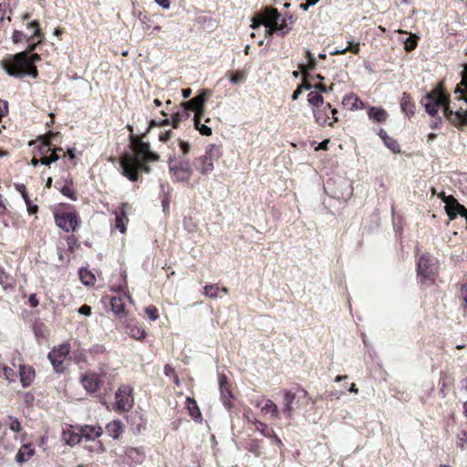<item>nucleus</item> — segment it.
Here are the masks:
<instances>
[{
    "instance_id": "nucleus-56",
    "label": "nucleus",
    "mask_w": 467,
    "mask_h": 467,
    "mask_svg": "<svg viewBox=\"0 0 467 467\" xmlns=\"http://www.w3.org/2000/svg\"><path fill=\"white\" fill-rule=\"evenodd\" d=\"M442 124V119L441 117H436L434 118L431 124H430V127L432 129V130H437V129H440L441 126Z\"/></svg>"
},
{
    "instance_id": "nucleus-28",
    "label": "nucleus",
    "mask_w": 467,
    "mask_h": 467,
    "mask_svg": "<svg viewBox=\"0 0 467 467\" xmlns=\"http://www.w3.org/2000/svg\"><path fill=\"white\" fill-rule=\"evenodd\" d=\"M253 424L254 425L255 430L265 437L269 438L275 436V431L267 424L258 420L256 418H254Z\"/></svg>"
},
{
    "instance_id": "nucleus-26",
    "label": "nucleus",
    "mask_w": 467,
    "mask_h": 467,
    "mask_svg": "<svg viewBox=\"0 0 467 467\" xmlns=\"http://www.w3.org/2000/svg\"><path fill=\"white\" fill-rule=\"evenodd\" d=\"M186 404H187V409L189 410L191 417L196 421L201 420L202 413L197 405V402L192 398L188 397L186 399Z\"/></svg>"
},
{
    "instance_id": "nucleus-45",
    "label": "nucleus",
    "mask_w": 467,
    "mask_h": 467,
    "mask_svg": "<svg viewBox=\"0 0 467 467\" xmlns=\"http://www.w3.org/2000/svg\"><path fill=\"white\" fill-rule=\"evenodd\" d=\"M27 29L32 30V34L29 36L30 38L40 36V29L38 22L34 20L27 24Z\"/></svg>"
},
{
    "instance_id": "nucleus-62",
    "label": "nucleus",
    "mask_w": 467,
    "mask_h": 467,
    "mask_svg": "<svg viewBox=\"0 0 467 467\" xmlns=\"http://www.w3.org/2000/svg\"><path fill=\"white\" fill-rule=\"evenodd\" d=\"M16 188L18 192H21L24 200L27 199L28 198V195H27V192H26V186L24 184H16Z\"/></svg>"
},
{
    "instance_id": "nucleus-4",
    "label": "nucleus",
    "mask_w": 467,
    "mask_h": 467,
    "mask_svg": "<svg viewBox=\"0 0 467 467\" xmlns=\"http://www.w3.org/2000/svg\"><path fill=\"white\" fill-rule=\"evenodd\" d=\"M169 171L171 177L177 182H188L192 175V170L190 161L186 158L177 160L175 155H172L168 160Z\"/></svg>"
},
{
    "instance_id": "nucleus-11",
    "label": "nucleus",
    "mask_w": 467,
    "mask_h": 467,
    "mask_svg": "<svg viewBox=\"0 0 467 467\" xmlns=\"http://www.w3.org/2000/svg\"><path fill=\"white\" fill-rule=\"evenodd\" d=\"M329 109H331V105L329 103L324 104L320 108L313 109L315 120L317 124H327L328 126H333L334 123L338 120L337 117H329Z\"/></svg>"
},
{
    "instance_id": "nucleus-53",
    "label": "nucleus",
    "mask_w": 467,
    "mask_h": 467,
    "mask_svg": "<svg viewBox=\"0 0 467 467\" xmlns=\"http://www.w3.org/2000/svg\"><path fill=\"white\" fill-rule=\"evenodd\" d=\"M183 226L190 233L196 230V224L192 222V218H185L183 220Z\"/></svg>"
},
{
    "instance_id": "nucleus-34",
    "label": "nucleus",
    "mask_w": 467,
    "mask_h": 467,
    "mask_svg": "<svg viewBox=\"0 0 467 467\" xmlns=\"http://www.w3.org/2000/svg\"><path fill=\"white\" fill-rule=\"evenodd\" d=\"M126 456L134 463H140L144 460V453L137 448H129L126 451Z\"/></svg>"
},
{
    "instance_id": "nucleus-36",
    "label": "nucleus",
    "mask_w": 467,
    "mask_h": 467,
    "mask_svg": "<svg viewBox=\"0 0 467 467\" xmlns=\"http://www.w3.org/2000/svg\"><path fill=\"white\" fill-rule=\"evenodd\" d=\"M79 278L83 285H91L95 282L94 275L88 269H80L78 272Z\"/></svg>"
},
{
    "instance_id": "nucleus-7",
    "label": "nucleus",
    "mask_w": 467,
    "mask_h": 467,
    "mask_svg": "<svg viewBox=\"0 0 467 467\" xmlns=\"http://www.w3.org/2000/svg\"><path fill=\"white\" fill-rule=\"evenodd\" d=\"M111 376L105 370L100 368L99 372L89 371L81 377L83 388L90 393L98 391L105 381H109Z\"/></svg>"
},
{
    "instance_id": "nucleus-24",
    "label": "nucleus",
    "mask_w": 467,
    "mask_h": 467,
    "mask_svg": "<svg viewBox=\"0 0 467 467\" xmlns=\"http://www.w3.org/2000/svg\"><path fill=\"white\" fill-rule=\"evenodd\" d=\"M126 332L135 339H140L145 337V331L138 323L129 322L126 325Z\"/></svg>"
},
{
    "instance_id": "nucleus-32",
    "label": "nucleus",
    "mask_w": 467,
    "mask_h": 467,
    "mask_svg": "<svg viewBox=\"0 0 467 467\" xmlns=\"http://www.w3.org/2000/svg\"><path fill=\"white\" fill-rule=\"evenodd\" d=\"M261 410L265 412H270L272 419L276 420L280 418L278 407L271 400H267L265 405L261 407Z\"/></svg>"
},
{
    "instance_id": "nucleus-22",
    "label": "nucleus",
    "mask_w": 467,
    "mask_h": 467,
    "mask_svg": "<svg viewBox=\"0 0 467 467\" xmlns=\"http://www.w3.org/2000/svg\"><path fill=\"white\" fill-rule=\"evenodd\" d=\"M379 136L382 139L386 147H388L391 151H393L394 153H398L400 151L398 141L393 138L389 137L385 130L380 129L379 131Z\"/></svg>"
},
{
    "instance_id": "nucleus-14",
    "label": "nucleus",
    "mask_w": 467,
    "mask_h": 467,
    "mask_svg": "<svg viewBox=\"0 0 467 467\" xmlns=\"http://www.w3.org/2000/svg\"><path fill=\"white\" fill-rule=\"evenodd\" d=\"M440 196L442 199L443 202H445L446 204L445 210L450 220H454L457 214H459L457 211L458 208L456 206L460 203L452 195L446 196L445 193L442 192Z\"/></svg>"
},
{
    "instance_id": "nucleus-25",
    "label": "nucleus",
    "mask_w": 467,
    "mask_h": 467,
    "mask_svg": "<svg viewBox=\"0 0 467 467\" xmlns=\"http://www.w3.org/2000/svg\"><path fill=\"white\" fill-rule=\"evenodd\" d=\"M342 104L348 107L350 110L361 109L363 107L362 100L355 95H348L344 97Z\"/></svg>"
},
{
    "instance_id": "nucleus-13",
    "label": "nucleus",
    "mask_w": 467,
    "mask_h": 467,
    "mask_svg": "<svg viewBox=\"0 0 467 467\" xmlns=\"http://www.w3.org/2000/svg\"><path fill=\"white\" fill-rule=\"evenodd\" d=\"M259 24L263 26L277 25L280 19V14L275 8L265 7L261 13Z\"/></svg>"
},
{
    "instance_id": "nucleus-40",
    "label": "nucleus",
    "mask_w": 467,
    "mask_h": 467,
    "mask_svg": "<svg viewBox=\"0 0 467 467\" xmlns=\"http://www.w3.org/2000/svg\"><path fill=\"white\" fill-rule=\"evenodd\" d=\"M0 284L3 285L4 289L13 287L12 277L8 274H6L4 270H2L1 268H0Z\"/></svg>"
},
{
    "instance_id": "nucleus-16",
    "label": "nucleus",
    "mask_w": 467,
    "mask_h": 467,
    "mask_svg": "<svg viewBox=\"0 0 467 467\" xmlns=\"http://www.w3.org/2000/svg\"><path fill=\"white\" fill-rule=\"evenodd\" d=\"M128 203H122V205L115 212L116 228L123 234L126 231V223H128V217L126 210L128 209Z\"/></svg>"
},
{
    "instance_id": "nucleus-35",
    "label": "nucleus",
    "mask_w": 467,
    "mask_h": 467,
    "mask_svg": "<svg viewBox=\"0 0 467 467\" xmlns=\"http://www.w3.org/2000/svg\"><path fill=\"white\" fill-rule=\"evenodd\" d=\"M148 161H140L135 163L130 169V172H134L136 176V182L139 180V174L140 172H145L150 173V167L147 165Z\"/></svg>"
},
{
    "instance_id": "nucleus-1",
    "label": "nucleus",
    "mask_w": 467,
    "mask_h": 467,
    "mask_svg": "<svg viewBox=\"0 0 467 467\" xmlns=\"http://www.w3.org/2000/svg\"><path fill=\"white\" fill-rule=\"evenodd\" d=\"M171 123V120L167 118L163 119L161 121H157L155 119H151L150 121V125L146 132H144L141 138L136 137L134 134L130 136V149L132 150V153H125L120 157L119 164L122 170V175L127 177L131 182H136V176L134 172H130L129 169H130L136 162L144 161H157L160 159L158 153L152 151L150 150V145L149 142H145L142 140V138L147 135L150 129L153 127H161L166 126Z\"/></svg>"
},
{
    "instance_id": "nucleus-55",
    "label": "nucleus",
    "mask_w": 467,
    "mask_h": 467,
    "mask_svg": "<svg viewBox=\"0 0 467 467\" xmlns=\"http://www.w3.org/2000/svg\"><path fill=\"white\" fill-rule=\"evenodd\" d=\"M265 26V34L267 36H272L275 32H278L277 25H268Z\"/></svg>"
},
{
    "instance_id": "nucleus-49",
    "label": "nucleus",
    "mask_w": 467,
    "mask_h": 467,
    "mask_svg": "<svg viewBox=\"0 0 467 467\" xmlns=\"http://www.w3.org/2000/svg\"><path fill=\"white\" fill-rule=\"evenodd\" d=\"M9 419L11 420L10 424H9L10 430L15 432H20L22 431V426H21L20 421L16 418H14L12 416H10Z\"/></svg>"
},
{
    "instance_id": "nucleus-21",
    "label": "nucleus",
    "mask_w": 467,
    "mask_h": 467,
    "mask_svg": "<svg viewBox=\"0 0 467 467\" xmlns=\"http://www.w3.org/2000/svg\"><path fill=\"white\" fill-rule=\"evenodd\" d=\"M19 374L20 381L24 388L28 387L35 378L34 368L31 367H26L25 365L20 366Z\"/></svg>"
},
{
    "instance_id": "nucleus-9",
    "label": "nucleus",
    "mask_w": 467,
    "mask_h": 467,
    "mask_svg": "<svg viewBox=\"0 0 467 467\" xmlns=\"http://www.w3.org/2000/svg\"><path fill=\"white\" fill-rule=\"evenodd\" d=\"M115 409L119 411H128L133 406V397L130 386H121L115 394Z\"/></svg>"
},
{
    "instance_id": "nucleus-5",
    "label": "nucleus",
    "mask_w": 467,
    "mask_h": 467,
    "mask_svg": "<svg viewBox=\"0 0 467 467\" xmlns=\"http://www.w3.org/2000/svg\"><path fill=\"white\" fill-rule=\"evenodd\" d=\"M221 156V150L215 144H210L205 151V154L195 159V168L203 175L210 173L213 171V161L218 160Z\"/></svg>"
},
{
    "instance_id": "nucleus-50",
    "label": "nucleus",
    "mask_w": 467,
    "mask_h": 467,
    "mask_svg": "<svg viewBox=\"0 0 467 467\" xmlns=\"http://www.w3.org/2000/svg\"><path fill=\"white\" fill-rule=\"evenodd\" d=\"M245 79V76L243 72H236L234 74H232L230 77V81L233 84H238L241 82H244Z\"/></svg>"
},
{
    "instance_id": "nucleus-54",
    "label": "nucleus",
    "mask_w": 467,
    "mask_h": 467,
    "mask_svg": "<svg viewBox=\"0 0 467 467\" xmlns=\"http://www.w3.org/2000/svg\"><path fill=\"white\" fill-rule=\"evenodd\" d=\"M25 202L29 214H34L37 212L38 206L36 204H33L29 198L26 199Z\"/></svg>"
},
{
    "instance_id": "nucleus-46",
    "label": "nucleus",
    "mask_w": 467,
    "mask_h": 467,
    "mask_svg": "<svg viewBox=\"0 0 467 467\" xmlns=\"http://www.w3.org/2000/svg\"><path fill=\"white\" fill-rule=\"evenodd\" d=\"M145 313L151 321H155L159 318L158 309L154 306H147Z\"/></svg>"
},
{
    "instance_id": "nucleus-41",
    "label": "nucleus",
    "mask_w": 467,
    "mask_h": 467,
    "mask_svg": "<svg viewBox=\"0 0 467 467\" xmlns=\"http://www.w3.org/2000/svg\"><path fill=\"white\" fill-rule=\"evenodd\" d=\"M352 46H353V42L349 41V42H348V47H345V48H343V49L338 48V49H337V50L333 51V52L331 53V55H339V54H344V53H345L346 51H348V50H350V51H351V52H353L354 54H358V51H359V47H358L359 43H357L353 47H351Z\"/></svg>"
},
{
    "instance_id": "nucleus-48",
    "label": "nucleus",
    "mask_w": 467,
    "mask_h": 467,
    "mask_svg": "<svg viewBox=\"0 0 467 467\" xmlns=\"http://www.w3.org/2000/svg\"><path fill=\"white\" fill-rule=\"evenodd\" d=\"M30 39L29 36L24 34L20 30H15L12 34V40L14 43L21 42L23 39Z\"/></svg>"
},
{
    "instance_id": "nucleus-12",
    "label": "nucleus",
    "mask_w": 467,
    "mask_h": 467,
    "mask_svg": "<svg viewBox=\"0 0 467 467\" xmlns=\"http://www.w3.org/2000/svg\"><path fill=\"white\" fill-rule=\"evenodd\" d=\"M210 95V90L203 89L198 96L189 101L183 102V105H188L192 111H195L194 116L198 117L199 115H202L204 103Z\"/></svg>"
},
{
    "instance_id": "nucleus-19",
    "label": "nucleus",
    "mask_w": 467,
    "mask_h": 467,
    "mask_svg": "<svg viewBox=\"0 0 467 467\" xmlns=\"http://www.w3.org/2000/svg\"><path fill=\"white\" fill-rule=\"evenodd\" d=\"M80 433L86 440H94L101 436L103 431L100 426L85 425L81 427Z\"/></svg>"
},
{
    "instance_id": "nucleus-58",
    "label": "nucleus",
    "mask_w": 467,
    "mask_h": 467,
    "mask_svg": "<svg viewBox=\"0 0 467 467\" xmlns=\"http://www.w3.org/2000/svg\"><path fill=\"white\" fill-rule=\"evenodd\" d=\"M171 135H172L171 130H167L165 132H161L159 135V140L162 142H166L171 139Z\"/></svg>"
},
{
    "instance_id": "nucleus-27",
    "label": "nucleus",
    "mask_w": 467,
    "mask_h": 467,
    "mask_svg": "<svg viewBox=\"0 0 467 467\" xmlns=\"http://www.w3.org/2000/svg\"><path fill=\"white\" fill-rule=\"evenodd\" d=\"M368 115L376 122L385 121L388 117V113L385 109L375 107L369 108V109L368 110Z\"/></svg>"
},
{
    "instance_id": "nucleus-18",
    "label": "nucleus",
    "mask_w": 467,
    "mask_h": 467,
    "mask_svg": "<svg viewBox=\"0 0 467 467\" xmlns=\"http://www.w3.org/2000/svg\"><path fill=\"white\" fill-rule=\"evenodd\" d=\"M125 296H113L110 300L112 311L119 316V318H125L124 322H127V317L125 312Z\"/></svg>"
},
{
    "instance_id": "nucleus-57",
    "label": "nucleus",
    "mask_w": 467,
    "mask_h": 467,
    "mask_svg": "<svg viewBox=\"0 0 467 467\" xmlns=\"http://www.w3.org/2000/svg\"><path fill=\"white\" fill-rule=\"evenodd\" d=\"M78 313L80 315L89 317L91 315V307L88 305H83L78 308Z\"/></svg>"
},
{
    "instance_id": "nucleus-23",
    "label": "nucleus",
    "mask_w": 467,
    "mask_h": 467,
    "mask_svg": "<svg viewBox=\"0 0 467 467\" xmlns=\"http://www.w3.org/2000/svg\"><path fill=\"white\" fill-rule=\"evenodd\" d=\"M106 431L110 437L117 440L123 431L122 423L119 420H112L107 424Z\"/></svg>"
},
{
    "instance_id": "nucleus-59",
    "label": "nucleus",
    "mask_w": 467,
    "mask_h": 467,
    "mask_svg": "<svg viewBox=\"0 0 467 467\" xmlns=\"http://www.w3.org/2000/svg\"><path fill=\"white\" fill-rule=\"evenodd\" d=\"M180 148H181L182 152L185 155V154L189 153L191 145L186 141L180 140Z\"/></svg>"
},
{
    "instance_id": "nucleus-42",
    "label": "nucleus",
    "mask_w": 467,
    "mask_h": 467,
    "mask_svg": "<svg viewBox=\"0 0 467 467\" xmlns=\"http://www.w3.org/2000/svg\"><path fill=\"white\" fill-rule=\"evenodd\" d=\"M418 37L415 35H410L404 40V48L407 51H411L417 47Z\"/></svg>"
},
{
    "instance_id": "nucleus-10",
    "label": "nucleus",
    "mask_w": 467,
    "mask_h": 467,
    "mask_svg": "<svg viewBox=\"0 0 467 467\" xmlns=\"http://www.w3.org/2000/svg\"><path fill=\"white\" fill-rule=\"evenodd\" d=\"M70 348L68 344L60 345L57 348H54L48 353V359L57 372L64 370V360L69 354Z\"/></svg>"
},
{
    "instance_id": "nucleus-8",
    "label": "nucleus",
    "mask_w": 467,
    "mask_h": 467,
    "mask_svg": "<svg viewBox=\"0 0 467 467\" xmlns=\"http://www.w3.org/2000/svg\"><path fill=\"white\" fill-rule=\"evenodd\" d=\"M55 223L57 227L62 229L63 231L75 232L77 226L79 223V217L78 213L69 212V213H55Z\"/></svg>"
},
{
    "instance_id": "nucleus-15",
    "label": "nucleus",
    "mask_w": 467,
    "mask_h": 467,
    "mask_svg": "<svg viewBox=\"0 0 467 467\" xmlns=\"http://www.w3.org/2000/svg\"><path fill=\"white\" fill-rule=\"evenodd\" d=\"M296 399V394L293 393L290 390H284V407H283V413L287 419H292L293 412H294V407L293 404Z\"/></svg>"
},
{
    "instance_id": "nucleus-3",
    "label": "nucleus",
    "mask_w": 467,
    "mask_h": 467,
    "mask_svg": "<svg viewBox=\"0 0 467 467\" xmlns=\"http://www.w3.org/2000/svg\"><path fill=\"white\" fill-rule=\"evenodd\" d=\"M40 60L37 54L28 55V52L22 51L16 55L8 56L1 61L5 71L11 77L22 78L30 76L34 78L37 77V69L35 66L36 61Z\"/></svg>"
},
{
    "instance_id": "nucleus-20",
    "label": "nucleus",
    "mask_w": 467,
    "mask_h": 467,
    "mask_svg": "<svg viewBox=\"0 0 467 467\" xmlns=\"http://www.w3.org/2000/svg\"><path fill=\"white\" fill-rule=\"evenodd\" d=\"M35 454V450L31 443H25L16 455V461L22 464L29 460Z\"/></svg>"
},
{
    "instance_id": "nucleus-61",
    "label": "nucleus",
    "mask_w": 467,
    "mask_h": 467,
    "mask_svg": "<svg viewBox=\"0 0 467 467\" xmlns=\"http://www.w3.org/2000/svg\"><path fill=\"white\" fill-rule=\"evenodd\" d=\"M28 302L32 307H36L39 305L38 299L36 294H31L28 298Z\"/></svg>"
},
{
    "instance_id": "nucleus-47",
    "label": "nucleus",
    "mask_w": 467,
    "mask_h": 467,
    "mask_svg": "<svg viewBox=\"0 0 467 467\" xmlns=\"http://www.w3.org/2000/svg\"><path fill=\"white\" fill-rule=\"evenodd\" d=\"M277 30L282 36L291 30V27L286 24V18H283L281 24L277 23Z\"/></svg>"
},
{
    "instance_id": "nucleus-29",
    "label": "nucleus",
    "mask_w": 467,
    "mask_h": 467,
    "mask_svg": "<svg viewBox=\"0 0 467 467\" xmlns=\"http://www.w3.org/2000/svg\"><path fill=\"white\" fill-rule=\"evenodd\" d=\"M400 107L402 111L408 116L413 115L415 112V106L412 103L410 97L406 93H404L401 98Z\"/></svg>"
},
{
    "instance_id": "nucleus-6",
    "label": "nucleus",
    "mask_w": 467,
    "mask_h": 467,
    "mask_svg": "<svg viewBox=\"0 0 467 467\" xmlns=\"http://www.w3.org/2000/svg\"><path fill=\"white\" fill-rule=\"evenodd\" d=\"M417 268L421 283H433L434 277L438 273V265L433 258L429 254L421 255L418 261Z\"/></svg>"
},
{
    "instance_id": "nucleus-38",
    "label": "nucleus",
    "mask_w": 467,
    "mask_h": 467,
    "mask_svg": "<svg viewBox=\"0 0 467 467\" xmlns=\"http://www.w3.org/2000/svg\"><path fill=\"white\" fill-rule=\"evenodd\" d=\"M64 439L66 442L70 445H76L81 441L82 435L81 433H75V432H63Z\"/></svg>"
},
{
    "instance_id": "nucleus-43",
    "label": "nucleus",
    "mask_w": 467,
    "mask_h": 467,
    "mask_svg": "<svg viewBox=\"0 0 467 467\" xmlns=\"http://www.w3.org/2000/svg\"><path fill=\"white\" fill-rule=\"evenodd\" d=\"M316 65H317V60L316 59L308 61L307 65H303V64L299 65V68L302 71V75H303V78L304 79L307 78V77H308V74L306 71L315 69Z\"/></svg>"
},
{
    "instance_id": "nucleus-63",
    "label": "nucleus",
    "mask_w": 467,
    "mask_h": 467,
    "mask_svg": "<svg viewBox=\"0 0 467 467\" xmlns=\"http://www.w3.org/2000/svg\"><path fill=\"white\" fill-rule=\"evenodd\" d=\"M39 150H40V152H41L42 154H45L46 152L50 151V150H51V149H50V143H49V141H47V140H46V141H44V142L42 143V145H41V147H40V149H39Z\"/></svg>"
},
{
    "instance_id": "nucleus-33",
    "label": "nucleus",
    "mask_w": 467,
    "mask_h": 467,
    "mask_svg": "<svg viewBox=\"0 0 467 467\" xmlns=\"http://www.w3.org/2000/svg\"><path fill=\"white\" fill-rule=\"evenodd\" d=\"M220 392H221V400L223 401V406L227 410H230L233 406V404L231 402V399H233L232 390L230 389L229 386H227V387L220 388Z\"/></svg>"
},
{
    "instance_id": "nucleus-60",
    "label": "nucleus",
    "mask_w": 467,
    "mask_h": 467,
    "mask_svg": "<svg viewBox=\"0 0 467 467\" xmlns=\"http://www.w3.org/2000/svg\"><path fill=\"white\" fill-rule=\"evenodd\" d=\"M7 113V102L0 99V119Z\"/></svg>"
},
{
    "instance_id": "nucleus-44",
    "label": "nucleus",
    "mask_w": 467,
    "mask_h": 467,
    "mask_svg": "<svg viewBox=\"0 0 467 467\" xmlns=\"http://www.w3.org/2000/svg\"><path fill=\"white\" fill-rule=\"evenodd\" d=\"M60 192L61 193L64 195V196H67L68 198H70L71 200L73 201H76L77 200V196H76V192H75V190L68 184H65L61 189H60Z\"/></svg>"
},
{
    "instance_id": "nucleus-37",
    "label": "nucleus",
    "mask_w": 467,
    "mask_h": 467,
    "mask_svg": "<svg viewBox=\"0 0 467 467\" xmlns=\"http://www.w3.org/2000/svg\"><path fill=\"white\" fill-rule=\"evenodd\" d=\"M201 118H202V115H199L198 117L194 116L193 121H194L195 129L197 130H199L202 135H204V136L212 135V129L210 127L206 126L205 124H201Z\"/></svg>"
},
{
    "instance_id": "nucleus-64",
    "label": "nucleus",
    "mask_w": 467,
    "mask_h": 467,
    "mask_svg": "<svg viewBox=\"0 0 467 467\" xmlns=\"http://www.w3.org/2000/svg\"><path fill=\"white\" fill-rule=\"evenodd\" d=\"M461 293H462V300L464 301L465 305L467 306V284H465L462 286Z\"/></svg>"
},
{
    "instance_id": "nucleus-2",
    "label": "nucleus",
    "mask_w": 467,
    "mask_h": 467,
    "mask_svg": "<svg viewBox=\"0 0 467 467\" xmlns=\"http://www.w3.org/2000/svg\"><path fill=\"white\" fill-rule=\"evenodd\" d=\"M425 110L432 117L436 115L441 106H443L445 118L456 128L467 126V110H452L450 108L447 97L441 92L433 90L429 92L421 100Z\"/></svg>"
},
{
    "instance_id": "nucleus-30",
    "label": "nucleus",
    "mask_w": 467,
    "mask_h": 467,
    "mask_svg": "<svg viewBox=\"0 0 467 467\" xmlns=\"http://www.w3.org/2000/svg\"><path fill=\"white\" fill-rule=\"evenodd\" d=\"M307 101L314 109H318L325 104L323 96L318 91H310L307 95Z\"/></svg>"
},
{
    "instance_id": "nucleus-31",
    "label": "nucleus",
    "mask_w": 467,
    "mask_h": 467,
    "mask_svg": "<svg viewBox=\"0 0 467 467\" xmlns=\"http://www.w3.org/2000/svg\"><path fill=\"white\" fill-rule=\"evenodd\" d=\"M220 291L224 294H228L229 292L227 288L223 287L221 289L217 285H208L204 286V295L210 298H217Z\"/></svg>"
},
{
    "instance_id": "nucleus-17",
    "label": "nucleus",
    "mask_w": 467,
    "mask_h": 467,
    "mask_svg": "<svg viewBox=\"0 0 467 467\" xmlns=\"http://www.w3.org/2000/svg\"><path fill=\"white\" fill-rule=\"evenodd\" d=\"M190 111H192V109L188 107V105H183V102L181 103L179 109L171 115L172 127L177 129L178 124L181 121L189 118Z\"/></svg>"
},
{
    "instance_id": "nucleus-39",
    "label": "nucleus",
    "mask_w": 467,
    "mask_h": 467,
    "mask_svg": "<svg viewBox=\"0 0 467 467\" xmlns=\"http://www.w3.org/2000/svg\"><path fill=\"white\" fill-rule=\"evenodd\" d=\"M246 449L254 454L256 457L260 456L262 453L261 451V442L257 440H251L246 446Z\"/></svg>"
},
{
    "instance_id": "nucleus-52",
    "label": "nucleus",
    "mask_w": 467,
    "mask_h": 467,
    "mask_svg": "<svg viewBox=\"0 0 467 467\" xmlns=\"http://www.w3.org/2000/svg\"><path fill=\"white\" fill-rule=\"evenodd\" d=\"M457 445L461 448H464V444L467 443V433L466 431H461L457 435Z\"/></svg>"
},
{
    "instance_id": "nucleus-51",
    "label": "nucleus",
    "mask_w": 467,
    "mask_h": 467,
    "mask_svg": "<svg viewBox=\"0 0 467 467\" xmlns=\"http://www.w3.org/2000/svg\"><path fill=\"white\" fill-rule=\"evenodd\" d=\"M3 375L5 378V379L8 380V381H14L15 380L16 373H15V371L11 368L4 366L3 367Z\"/></svg>"
}]
</instances>
